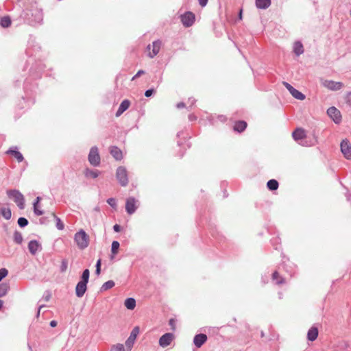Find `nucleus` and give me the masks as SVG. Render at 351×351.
Segmentation results:
<instances>
[{
    "instance_id": "1",
    "label": "nucleus",
    "mask_w": 351,
    "mask_h": 351,
    "mask_svg": "<svg viewBox=\"0 0 351 351\" xmlns=\"http://www.w3.org/2000/svg\"><path fill=\"white\" fill-rule=\"evenodd\" d=\"M16 21H18L17 25L21 23L33 27L41 25L43 22V10L37 7H32L31 9L23 10L19 18L14 20V22Z\"/></svg>"
},
{
    "instance_id": "2",
    "label": "nucleus",
    "mask_w": 351,
    "mask_h": 351,
    "mask_svg": "<svg viewBox=\"0 0 351 351\" xmlns=\"http://www.w3.org/2000/svg\"><path fill=\"white\" fill-rule=\"evenodd\" d=\"M8 196L14 200L20 209L25 208V198L23 195L16 189L8 190L6 192Z\"/></svg>"
},
{
    "instance_id": "3",
    "label": "nucleus",
    "mask_w": 351,
    "mask_h": 351,
    "mask_svg": "<svg viewBox=\"0 0 351 351\" xmlns=\"http://www.w3.org/2000/svg\"><path fill=\"white\" fill-rule=\"evenodd\" d=\"M74 240L81 250L85 249L88 245V235L82 229L75 234Z\"/></svg>"
},
{
    "instance_id": "4",
    "label": "nucleus",
    "mask_w": 351,
    "mask_h": 351,
    "mask_svg": "<svg viewBox=\"0 0 351 351\" xmlns=\"http://www.w3.org/2000/svg\"><path fill=\"white\" fill-rule=\"evenodd\" d=\"M116 178L122 186H125L128 184V171L125 167L120 166L117 169Z\"/></svg>"
},
{
    "instance_id": "5",
    "label": "nucleus",
    "mask_w": 351,
    "mask_h": 351,
    "mask_svg": "<svg viewBox=\"0 0 351 351\" xmlns=\"http://www.w3.org/2000/svg\"><path fill=\"white\" fill-rule=\"evenodd\" d=\"M88 160L90 164L93 167H98L100 165L101 158L99 154V150L97 147L93 146L90 148Z\"/></svg>"
},
{
    "instance_id": "6",
    "label": "nucleus",
    "mask_w": 351,
    "mask_h": 351,
    "mask_svg": "<svg viewBox=\"0 0 351 351\" xmlns=\"http://www.w3.org/2000/svg\"><path fill=\"white\" fill-rule=\"evenodd\" d=\"M180 18L182 25L185 27H191L195 21V15L191 11L185 12L180 15Z\"/></svg>"
},
{
    "instance_id": "7",
    "label": "nucleus",
    "mask_w": 351,
    "mask_h": 351,
    "mask_svg": "<svg viewBox=\"0 0 351 351\" xmlns=\"http://www.w3.org/2000/svg\"><path fill=\"white\" fill-rule=\"evenodd\" d=\"M341 152L347 159H351V144L348 139H343L340 143Z\"/></svg>"
},
{
    "instance_id": "8",
    "label": "nucleus",
    "mask_w": 351,
    "mask_h": 351,
    "mask_svg": "<svg viewBox=\"0 0 351 351\" xmlns=\"http://www.w3.org/2000/svg\"><path fill=\"white\" fill-rule=\"evenodd\" d=\"M327 114L336 124H339L341 122V114L337 108L334 106L330 107L327 110Z\"/></svg>"
},
{
    "instance_id": "9",
    "label": "nucleus",
    "mask_w": 351,
    "mask_h": 351,
    "mask_svg": "<svg viewBox=\"0 0 351 351\" xmlns=\"http://www.w3.org/2000/svg\"><path fill=\"white\" fill-rule=\"evenodd\" d=\"M322 84L324 87L332 91L339 90L343 87L342 82L328 80H323Z\"/></svg>"
},
{
    "instance_id": "10",
    "label": "nucleus",
    "mask_w": 351,
    "mask_h": 351,
    "mask_svg": "<svg viewBox=\"0 0 351 351\" xmlns=\"http://www.w3.org/2000/svg\"><path fill=\"white\" fill-rule=\"evenodd\" d=\"M138 333H139V328L138 326H135L132 329L129 337L125 341V346L128 349V351L131 350Z\"/></svg>"
},
{
    "instance_id": "11",
    "label": "nucleus",
    "mask_w": 351,
    "mask_h": 351,
    "mask_svg": "<svg viewBox=\"0 0 351 351\" xmlns=\"http://www.w3.org/2000/svg\"><path fill=\"white\" fill-rule=\"evenodd\" d=\"M136 202L137 200L134 197H130L126 199L125 210L128 214L132 215L136 212L137 209Z\"/></svg>"
},
{
    "instance_id": "12",
    "label": "nucleus",
    "mask_w": 351,
    "mask_h": 351,
    "mask_svg": "<svg viewBox=\"0 0 351 351\" xmlns=\"http://www.w3.org/2000/svg\"><path fill=\"white\" fill-rule=\"evenodd\" d=\"M174 335L173 333L167 332L162 335L159 339V345L162 348L169 346L173 341Z\"/></svg>"
},
{
    "instance_id": "13",
    "label": "nucleus",
    "mask_w": 351,
    "mask_h": 351,
    "mask_svg": "<svg viewBox=\"0 0 351 351\" xmlns=\"http://www.w3.org/2000/svg\"><path fill=\"white\" fill-rule=\"evenodd\" d=\"M28 250L31 254L35 255L38 252L42 250L41 244L36 240H31L28 243Z\"/></svg>"
},
{
    "instance_id": "14",
    "label": "nucleus",
    "mask_w": 351,
    "mask_h": 351,
    "mask_svg": "<svg viewBox=\"0 0 351 351\" xmlns=\"http://www.w3.org/2000/svg\"><path fill=\"white\" fill-rule=\"evenodd\" d=\"M207 339L208 337L206 334H197L193 338V343L196 348H199L206 342Z\"/></svg>"
},
{
    "instance_id": "15",
    "label": "nucleus",
    "mask_w": 351,
    "mask_h": 351,
    "mask_svg": "<svg viewBox=\"0 0 351 351\" xmlns=\"http://www.w3.org/2000/svg\"><path fill=\"white\" fill-rule=\"evenodd\" d=\"M29 79H26L25 81L24 82V85H23V88H24V90L25 92V96L23 97L22 99L25 101L27 100V102H30L31 104H33L34 103V100H32L31 98H32V92L33 91L32 89H29L28 88V86H29Z\"/></svg>"
},
{
    "instance_id": "16",
    "label": "nucleus",
    "mask_w": 351,
    "mask_h": 351,
    "mask_svg": "<svg viewBox=\"0 0 351 351\" xmlns=\"http://www.w3.org/2000/svg\"><path fill=\"white\" fill-rule=\"evenodd\" d=\"M87 284L86 282L79 281L75 287V294L77 297L82 298L87 290Z\"/></svg>"
},
{
    "instance_id": "17",
    "label": "nucleus",
    "mask_w": 351,
    "mask_h": 351,
    "mask_svg": "<svg viewBox=\"0 0 351 351\" xmlns=\"http://www.w3.org/2000/svg\"><path fill=\"white\" fill-rule=\"evenodd\" d=\"M6 153L13 156L19 162H21L24 160L23 156L20 152L18 151L16 147H10Z\"/></svg>"
},
{
    "instance_id": "18",
    "label": "nucleus",
    "mask_w": 351,
    "mask_h": 351,
    "mask_svg": "<svg viewBox=\"0 0 351 351\" xmlns=\"http://www.w3.org/2000/svg\"><path fill=\"white\" fill-rule=\"evenodd\" d=\"M292 137L295 141L304 139L306 137L305 130L300 128H296L292 132Z\"/></svg>"
},
{
    "instance_id": "19",
    "label": "nucleus",
    "mask_w": 351,
    "mask_h": 351,
    "mask_svg": "<svg viewBox=\"0 0 351 351\" xmlns=\"http://www.w3.org/2000/svg\"><path fill=\"white\" fill-rule=\"evenodd\" d=\"M130 106V101L128 99H124L121 101L117 112L116 117H119L122 114L125 110H127Z\"/></svg>"
},
{
    "instance_id": "20",
    "label": "nucleus",
    "mask_w": 351,
    "mask_h": 351,
    "mask_svg": "<svg viewBox=\"0 0 351 351\" xmlns=\"http://www.w3.org/2000/svg\"><path fill=\"white\" fill-rule=\"evenodd\" d=\"M110 153L117 160H121L123 158L121 150L117 146L110 147Z\"/></svg>"
},
{
    "instance_id": "21",
    "label": "nucleus",
    "mask_w": 351,
    "mask_h": 351,
    "mask_svg": "<svg viewBox=\"0 0 351 351\" xmlns=\"http://www.w3.org/2000/svg\"><path fill=\"white\" fill-rule=\"evenodd\" d=\"M319 331L316 326H312L307 332V339L310 341H315L318 337Z\"/></svg>"
},
{
    "instance_id": "22",
    "label": "nucleus",
    "mask_w": 351,
    "mask_h": 351,
    "mask_svg": "<svg viewBox=\"0 0 351 351\" xmlns=\"http://www.w3.org/2000/svg\"><path fill=\"white\" fill-rule=\"evenodd\" d=\"M160 46L161 42L159 40L154 41L152 43V51L149 53V57L153 58L156 56L159 53Z\"/></svg>"
},
{
    "instance_id": "23",
    "label": "nucleus",
    "mask_w": 351,
    "mask_h": 351,
    "mask_svg": "<svg viewBox=\"0 0 351 351\" xmlns=\"http://www.w3.org/2000/svg\"><path fill=\"white\" fill-rule=\"evenodd\" d=\"M271 0H256L255 4L257 8L265 10L271 5Z\"/></svg>"
},
{
    "instance_id": "24",
    "label": "nucleus",
    "mask_w": 351,
    "mask_h": 351,
    "mask_svg": "<svg viewBox=\"0 0 351 351\" xmlns=\"http://www.w3.org/2000/svg\"><path fill=\"white\" fill-rule=\"evenodd\" d=\"M247 125V123L245 121H238L234 125V130L241 133L246 129Z\"/></svg>"
},
{
    "instance_id": "25",
    "label": "nucleus",
    "mask_w": 351,
    "mask_h": 351,
    "mask_svg": "<svg viewBox=\"0 0 351 351\" xmlns=\"http://www.w3.org/2000/svg\"><path fill=\"white\" fill-rule=\"evenodd\" d=\"M293 52L298 56H300L304 53V47L300 41L295 42L293 45Z\"/></svg>"
},
{
    "instance_id": "26",
    "label": "nucleus",
    "mask_w": 351,
    "mask_h": 351,
    "mask_svg": "<svg viewBox=\"0 0 351 351\" xmlns=\"http://www.w3.org/2000/svg\"><path fill=\"white\" fill-rule=\"evenodd\" d=\"M125 306L129 310H133L136 306V300L133 298H128L124 302Z\"/></svg>"
},
{
    "instance_id": "27",
    "label": "nucleus",
    "mask_w": 351,
    "mask_h": 351,
    "mask_svg": "<svg viewBox=\"0 0 351 351\" xmlns=\"http://www.w3.org/2000/svg\"><path fill=\"white\" fill-rule=\"evenodd\" d=\"M12 20L9 16H5L0 19V25L3 28H7L11 25Z\"/></svg>"
},
{
    "instance_id": "28",
    "label": "nucleus",
    "mask_w": 351,
    "mask_h": 351,
    "mask_svg": "<svg viewBox=\"0 0 351 351\" xmlns=\"http://www.w3.org/2000/svg\"><path fill=\"white\" fill-rule=\"evenodd\" d=\"M100 172L98 170H92L90 169L86 168L84 171V175L87 178H97Z\"/></svg>"
},
{
    "instance_id": "29",
    "label": "nucleus",
    "mask_w": 351,
    "mask_h": 351,
    "mask_svg": "<svg viewBox=\"0 0 351 351\" xmlns=\"http://www.w3.org/2000/svg\"><path fill=\"white\" fill-rule=\"evenodd\" d=\"M278 182L275 179H271L267 183V187L270 191H276L278 189Z\"/></svg>"
},
{
    "instance_id": "30",
    "label": "nucleus",
    "mask_w": 351,
    "mask_h": 351,
    "mask_svg": "<svg viewBox=\"0 0 351 351\" xmlns=\"http://www.w3.org/2000/svg\"><path fill=\"white\" fill-rule=\"evenodd\" d=\"M272 280H276V283L277 285H282L285 282V280L282 277H280L279 273L277 271H275L272 274Z\"/></svg>"
},
{
    "instance_id": "31",
    "label": "nucleus",
    "mask_w": 351,
    "mask_h": 351,
    "mask_svg": "<svg viewBox=\"0 0 351 351\" xmlns=\"http://www.w3.org/2000/svg\"><path fill=\"white\" fill-rule=\"evenodd\" d=\"M115 285L113 280H108L104 282L100 288V291L103 292L112 288Z\"/></svg>"
},
{
    "instance_id": "32",
    "label": "nucleus",
    "mask_w": 351,
    "mask_h": 351,
    "mask_svg": "<svg viewBox=\"0 0 351 351\" xmlns=\"http://www.w3.org/2000/svg\"><path fill=\"white\" fill-rule=\"evenodd\" d=\"M0 213L7 220L10 219L12 217V212L9 208H2L0 210Z\"/></svg>"
},
{
    "instance_id": "33",
    "label": "nucleus",
    "mask_w": 351,
    "mask_h": 351,
    "mask_svg": "<svg viewBox=\"0 0 351 351\" xmlns=\"http://www.w3.org/2000/svg\"><path fill=\"white\" fill-rule=\"evenodd\" d=\"M13 238H14V241L16 244H19V245L21 244L23 241L22 234L17 230L14 231Z\"/></svg>"
},
{
    "instance_id": "34",
    "label": "nucleus",
    "mask_w": 351,
    "mask_h": 351,
    "mask_svg": "<svg viewBox=\"0 0 351 351\" xmlns=\"http://www.w3.org/2000/svg\"><path fill=\"white\" fill-rule=\"evenodd\" d=\"M90 271L88 269H86L83 271L80 276V282L88 283L89 280Z\"/></svg>"
},
{
    "instance_id": "35",
    "label": "nucleus",
    "mask_w": 351,
    "mask_h": 351,
    "mask_svg": "<svg viewBox=\"0 0 351 351\" xmlns=\"http://www.w3.org/2000/svg\"><path fill=\"white\" fill-rule=\"evenodd\" d=\"M10 289V286L7 283H2L0 285V298L5 296L8 290Z\"/></svg>"
},
{
    "instance_id": "36",
    "label": "nucleus",
    "mask_w": 351,
    "mask_h": 351,
    "mask_svg": "<svg viewBox=\"0 0 351 351\" xmlns=\"http://www.w3.org/2000/svg\"><path fill=\"white\" fill-rule=\"evenodd\" d=\"M120 247V243L117 241H113L111 245V253L116 255L118 253Z\"/></svg>"
},
{
    "instance_id": "37",
    "label": "nucleus",
    "mask_w": 351,
    "mask_h": 351,
    "mask_svg": "<svg viewBox=\"0 0 351 351\" xmlns=\"http://www.w3.org/2000/svg\"><path fill=\"white\" fill-rule=\"evenodd\" d=\"M52 215L53 217H54V219H56V226L58 230H62L64 228V223L61 221V219L58 217L56 216L54 213H52Z\"/></svg>"
},
{
    "instance_id": "38",
    "label": "nucleus",
    "mask_w": 351,
    "mask_h": 351,
    "mask_svg": "<svg viewBox=\"0 0 351 351\" xmlns=\"http://www.w3.org/2000/svg\"><path fill=\"white\" fill-rule=\"evenodd\" d=\"M17 223L19 227L25 228L28 225L29 221L25 217H21L18 219Z\"/></svg>"
},
{
    "instance_id": "39",
    "label": "nucleus",
    "mask_w": 351,
    "mask_h": 351,
    "mask_svg": "<svg viewBox=\"0 0 351 351\" xmlns=\"http://www.w3.org/2000/svg\"><path fill=\"white\" fill-rule=\"evenodd\" d=\"M292 96L299 100H304L305 99V95L298 90H295V91L293 93Z\"/></svg>"
},
{
    "instance_id": "40",
    "label": "nucleus",
    "mask_w": 351,
    "mask_h": 351,
    "mask_svg": "<svg viewBox=\"0 0 351 351\" xmlns=\"http://www.w3.org/2000/svg\"><path fill=\"white\" fill-rule=\"evenodd\" d=\"M111 351H125L123 344L117 343L112 346Z\"/></svg>"
},
{
    "instance_id": "41",
    "label": "nucleus",
    "mask_w": 351,
    "mask_h": 351,
    "mask_svg": "<svg viewBox=\"0 0 351 351\" xmlns=\"http://www.w3.org/2000/svg\"><path fill=\"white\" fill-rule=\"evenodd\" d=\"M280 239L278 237L273 238L271 239V243L272 245L274 247L275 250H279L278 245H280Z\"/></svg>"
},
{
    "instance_id": "42",
    "label": "nucleus",
    "mask_w": 351,
    "mask_h": 351,
    "mask_svg": "<svg viewBox=\"0 0 351 351\" xmlns=\"http://www.w3.org/2000/svg\"><path fill=\"white\" fill-rule=\"evenodd\" d=\"M107 203L113 208L117 209V201L114 197H110L107 199Z\"/></svg>"
},
{
    "instance_id": "43",
    "label": "nucleus",
    "mask_w": 351,
    "mask_h": 351,
    "mask_svg": "<svg viewBox=\"0 0 351 351\" xmlns=\"http://www.w3.org/2000/svg\"><path fill=\"white\" fill-rule=\"evenodd\" d=\"M8 274V271L5 268L0 269V282Z\"/></svg>"
},
{
    "instance_id": "44",
    "label": "nucleus",
    "mask_w": 351,
    "mask_h": 351,
    "mask_svg": "<svg viewBox=\"0 0 351 351\" xmlns=\"http://www.w3.org/2000/svg\"><path fill=\"white\" fill-rule=\"evenodd\" d=\"M33 210H34V213L36 216H40V215H43V213H44L43 210L39 209V206H33Z\"/></svg>"
},
{
    "instance_id": "45",
    "label": "nucleus",
    "mask_w": 351,
    "mask_h": 351,
    "mask_svg": "<svg viewBox=\"0 0 351 351\" xmlns=\"http://www.w3.org/2000/svg\"><path fill=\"white\" fill-rule=\"evenodd\" d=\"M155 92H156V90L154 88L147 89L145 92V96L146 97H150L155 93Z\"/></svg>"
},
{
    "instance_id": "46",
    "label": "nucleus",
    "mask_w": 351,
    "mask_h": 351,
    "mask_svg": "<svg viewBox=\"0 0 351 351\" xmlns=\"http://www.w3.org/2000/svg\"><path fill=\"white\" fill-rule=\"evenodd\" d=\"M169 324L171 326L172 330H176V319L174 318H171L169 320Z\"/></svg>"
},
{
    "instance_id": "47",
    "label": "nucleus",
    "mask_w": 351,
    "mask_h": 351,
    "mask_svg": "<svg viewBox=\"0 0 351 351\" xmlns=\"http://www.w3.org/2000/svg\"><path fill=\"white\" fill-rule=\"evenodd\" d=\"M51 297V293L49 291H46L45 293H44V295L43 296V298L45 300V301H49L50 300Z\"/></svg>"
},
{
    "instance_id": "48",
    "label": "nucleus",
    "mask_w": 351,
    "mask_h": 351,
    "mask_svg": "<svg viewBox=\"0 0 351 351\" xmlns=\"http://www.w3.org/2000/svg\"><path fill=\"white\" fill-rule=\"evenodd\" d=\"M145 71L143 70H139L135 75H134L132 78V80H134L135 79L139 77L141 75L144 74Z\"/></svg>"
},
{
    "instance_id": "49",
    "label": "nucleus",
    "mask_w": 351,
    "mask_h": 351,
    "mask_svg": "<svg viewBox=\"0 0 351 351\" xmlns=\"http://www.w3.org/2000/svg\"><path fill=\"white\" fill-rule=\"evenodd\" d=\"M113 230L115 232H119L121 230V226L119 224H115L113 226Z\"/></svg>"
},
{
    "instance_id": "50",
    "label": "nucleus",
    "mask_w": 351,
    "mask_h": 351,
    "mask_svg": "<svg viewBox=\"0 0 351 351\" xmlns=\"http://www.w3.org/2000/svg\"><path fill=\"white\" fill-rule=\"evenodd\" d=\"M196 100L194 98H189V103H190V106L188 107L189 110H191V108L195 104Z\"/></svg>"
},
{
    "instance_id": "51",
    "label": "nucleus",
    "mask_w": 351,
    "mask_h": 351,
    "mask_svg": "<svg viewBox=\"0 0 351 351\" xmlns=\"http://www.w3.org/2000/svg\"><path fill=\"white\" fill-rule=\"evenodd\" d=\"M67 267V263L65 261H63L62 262V265L60 267L61 271H64L66 269Z\"/></svg>"
},
{
    "instance_id": "52",
    "label": "nucleus",
    "mask_w": 351,
    "mask_h": 351,
    "mask_svg": "<svg viewBox=\"0 0 351 351\" xmlns=\"http://www.w3.org/2000/svg\"><path fill=\"white\" fill-rule=\"evenodd\" d=\"M40 201H41V197H39V196H38V197L35 199V200H34V203H33V206H39V203H40Z\"/></svg>"
},
{
    "instance_id": "53",
    "label": "nucleus",
    "mask_w": 351,
    "mask_h": 351,
    "mask_svg": "<svg viewBox=\"0 0 351 351\" xmlns=\"http://www.w3.org/2000/svg\"><path fill=\"white\" fill-rule=\"evenodd\" d=\"M208 0H198V2L202 7H205L208 3Z\"/></svg>"
},
{
    "instance_id": "54",
    "label": "nucleus",
    "mask_w": 351,
    "mask_h": 351,
    "mask_svg": "<svg viewBox=\"0 0 351 351\" xmlns=\"http://www.w3.org/2000/svg\"><path fill=\"white\" fill-rule=\"evenodd\" d=\"M283 85L285 86V88L289 90H291L292 88H293L289 83L287 82H282Z\"/></svg>"
},
{
    "instance_id": "55",
    "label": "nucleus",
    "mask_w": 351,
    "mask_h": 351,
    "mask_svg": "<svg viewBox=\"0 0 351 351\" xmlns=\"http://www.w3.org/2000/svg\"><path fill=\"white\" fill-rule=\"evenodd\" d=\"M185 104L184 102H179L177 104L176 107L179 109L185 107Z\"/></svg>"
},
{
    "instance_id": "56",
    "label": "nucleus",
    "mask_w": 351,
    "mask_h": 351,
    "mask_svg": "<svg viewBox=\"0 0 351 351\" xmlns=\"http://www.w3.org/2000/svg\"><path fill=\"white\" fill-rule=\"evenodd\" d=\"M58 323L56 320H52L50 322L49 325L51 327L54 328L57 326Z\"/></svg>"
},
{
    "instance_id": "57",
    "label": "nucleus",
    "mask_w": 351,
    "mask_h": 351,
    "mask_svg": "<svg viewBox=\"0 0 351 351\" xmlns=\"http://www.w3.org/2000/svg\"><path fill=\"white\" fill-rule=\"evenodd\" d=\"M347 103L351 106V92L348 93L347 96Z\"/></svg>"
},
{
    "instance_id": "58",
    "label": "nucleus",
    "mask_w": 351,
    "mask_h": 351,
    "mask_svg": "<svg viewBox=\"0 0 351 351\" xmlns=\"http://www.w3.org/2000/svg\"><path fill=\"white\" fill-rule=\"evenodd\" d=\"M101 260L99 258L97 260V261L96 263L95 267L101 268Z\"/></svg>"
},
{
    "instance_id": "59",
    "label": "nucleus",
    "mask_w": 351,
    "mask_h": 351,
    "mask_svg": "<svg viewBox=\"0 0 351 351\" xmlns=\"http://www.w3.org/2000/svg\"><path fill=\"white\" fill-rule=\"evenodd\" d=\"M189 119L191 121H195L196 119V117L194 114H189Z\"/></svg>"
},
{
    "instance_id": "60",
    "label": "nucleus",
    "mask_w": 351,
    "mask_h": 351,
    "mask_svg": "<svg viewBox=\"0 0 351 351\" xmlns=\"http://www.w3.org/2000/svg\"><path fill=\"white\" fill-rule=\"evenodd\" d=\"M45 306V305H40L39 307H38V312L36 313V317H38L39 315H40V310L42 308H43Z\"/></svg>"
},
{
    "instance_id": "61",
    "label": "nucleus",
    "mask_w": 351,
    "mask_h": 351,
    "mask_svg": "<svg viewBox=\"0 0 351 351\" xmlns=\"http://www.w3.org/2000/svg\"><path fill=\"white\" fill-rule=\"evenodd\" d=\"M100 273H101V268H97V267H96V269H95V274H96L97 275H99V274H100Z\"/></svg>"
},
{
    "instance_id": "62",
    "label": "nucleus",
    "mask_w": 351,
    "mask_h": 351,
    "mask_svg": "<svg viewBox=\"0 0 351 351\" xmlns=\"http://www.w3.org/2000/svg\"><path fill=\"white\" fill-rule=\"evenodd\" d=\"M183 134H184V132L182 131H180V132H178L177 136L180 138Z\"/></svg>"
},
{
    "instance_id": "63",
    "label": "nucleus",
    "mask_w": 351,
    "mask_h": 351,
    "mask_svg": "<svg viewBox=\"0 0 351 351\" xmlns=\"http://www.w3.org/2000/svg\"><path fill=\"white\" fill-rule=\"evenodd\" d=\"M295 88L293 87L292 88L291 90H289V92L291 93V95H292L293 93L295 91Z\"/></svg>"
},
{
    "instance_id": "64",
    "label": "nucleus",
    "mask_w": 351,
    "mask_h": 351,
    "mask_svg": "<svg viewBox=\"0 0 351 351\" xmlns=\"http://www.w3.org/2000/svg\"><path fill=\"white\" fill-rule=\"evenodd\" d=\"M242 12H243V10H242V9H241L239 11V17L240 19H242Z\"/></svg>"
}]
</instances>
